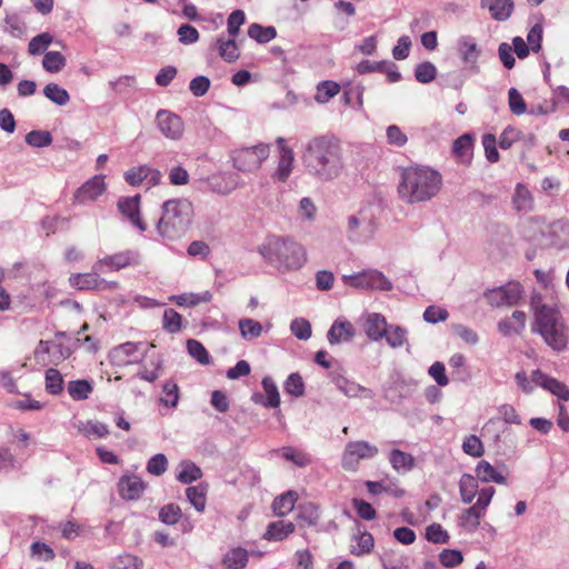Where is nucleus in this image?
I'll use <instances>...</instances> for the list:
<instances>
[{"instance_id": "nucleus-1", "label": "nucleus", "mask_w": 569, "mask_h": 569, "mask_svg": "<svg viewBox=\"0 0 569 569\" xmlns=\"http://www.w3.org/2000/svg\"><path fill=\"white\" fill-rule=\"evenodd\" d=\"M306 171L321 182L338 179L343 169V149L333 136H319L310 139L302 151Z\"/></svg>"}, {"instance_id": "nucleus-2", "label": "nucleus", "mask_w": 569, "mask_h": 569, "mask_svg": "<svg viewBox=\"0 0 569 569\" xmlns=\"http://www.w3.org/2000/svg\"><path fill=\"white\" fill-rule=\"evenodd\" d=\"M533 312L531 329L540 335L552 350L561 352L567 349L569 341V327L558 308L542 303L541 296L532 295L530 301Z\"/></svg>"}, {"instance_id": "nucleus-3", "label": "nucleus", "mask_w": 569, "mask_h": 569, "mask_svg": "<svg viewBox=\"0 0 569 569\" xmlns=\"http://www.w3.org/2000/svg\"><path fill=\"white\" fill-rule=\"evenodd\" d=\"M442 187L441 174L425 166L403 168L400 173L398 194L407 203L428 201L436 197Z\"/></svg>"}, {"instance_id": "nucleus-4", "label": "nucleus", "mask_w": 569, "mask_h": 569, "mask_svg": "<svg viewBox=\"0 0 569 569\" xmlns=\"http://www.w3.org/2000/svg\"><path fill=\"white\" fill-rule=\"evenodd\" d=\"M259 253L279 271L300 269L307 261L306 249L291 238L271 236L258 248Z\"/></svg>"}, {"instance_id": "nucleus-5", "label": "nucleus", "mask_w": 569, "mask_h": 569, "mask_svg": "<svg viewBox=\"0 0 569 569\" xmlns=\"http://www.w3.org/2000/svg\"><path fill=\"white\" fill-rule=\"evenodd\" d=\"M193 216V204L187 198L167 200L161 206V217L156 226L157 232L167 240L180 239L191 227Z\"/></svg>"}, {"instance_id": "nucleus-6", "label": "nucleus", "mask_w": 569, "mask_h": 569, "mask_svg": "<svg viewBox=\"0 0 569 569\" xmlns=\"http://www.w3.org/2000/svg\"><path fill=\"white\" fill-rule=\"evenodd\" d=\"M270 148L268 144L260 143L253 147L236 149L232 152L233 166L241 172H254L262 162L268 159Z\"/></svg>"}, {"instance_id": "nucleus-7", "label": "nucleus", "mask_w": 569, "mask_h": 569, "mask_svg": "<svg viewBox=\"0 0 569 569\" xmlns=\"http://www.w3.org/2000/svg\"><path fill=\"white\" fill-rule=\"evenodd\" d=\"M378 452V447L367 441H350L345 447L341 457V466L345 470L355 472L359 469L361 460L372 459Z\"/></svg>"}, {"instance_id": "nucleus-8", "label": "nucleus", "mask_w": 569, "mask_h": 569, "mask_svg": "<svg viewBox=\"0 0 569 569\" xmlns=\"http://www.w3.org/2000/svg\"><path fill=\"white\" fill-rule=\"evenodd\" d=\"M376 232V223L372 216L366 211H358L347 219V237L352 242H367Z\"/></svg>"}, {"instance_id": "nucleus-9", "label": "nucleus", "mask_w": 569, "mask_h": 569, "mask_svg": "<svg viewBox=\"0 0 569 569\" xmlns=\"http://www.w3.org/2000/svg\"><path fill=\"white\" fill-rule=\"evenodd\" d=\"M101 273L103 272L96 270L93 264L90 272L72 273L69 283L78 290L114 291L119 288L118 281H108L100 277Z\"/></svg>"}, {"instance_id": "nucleus-10", "label": "nucleus", "mask_w": 569, "mask_h": 569, "mask_svg": "<svg viewBox=\"0 0 569 569\" xmlns=\"http://www.w3.org/2000/svg\"><path fill=\"white\" fill-rule=\"evenodd\" d=\"M343 281L365 290H391L392 283L378 270H368L357 274L343 276Z\"/></svg>"}, {"instance_id": "nucleus-11", "label": "nucleus", "mask_w": 569, "mask_h": 569, "mask_svg": "<svg viewBox=\"0 0 569 569\" xmlns=\"http://www.w3.org/2000/svg\"><path fill=\"white\" fill-rule=\"evenodd\" d=\"M140 256L134 250H126L106 256L94 262V268L103 273L107 271H119L127 267L138 266Z\"/></svg>"}, {"instance_id": "nucleus-12", "label": "nucleus", "mask_w": 569, "mask_h": 569, "mask_svg": "<svg viewBox=\"0 0 569 569\" xmlns=\"http://www.w3.org/2000/svg\"><path fill=\"white\" fill-rule=\"evenodd\" d=\"M157 127L170 140L181 139L184 126L182 119L168 110H159L156 116Z\"/></svg>"}, {"instance_id": "nucleus-13", "label": "nucleus", "mask_w": 569, "mask_h": 569, "mask_svg": "<svg viewBox=\"0 0 569 569\" xmlns=\"http://www.w3.org/2000/svg\"><path fill=\"white\" fill-rule=\"evenodd\" d=\"M457 46L459 57L465 63L466 68L473 72H478V59L480 56V49L478 48L476 41L471 37L465 36L458 40Z\"/></svg>"}, {"instance_id": "nucleus-14", "label": "nucleus", "mask_w": 569, "mask_h": 569, "mask_svg": "<svg viewBox=\"0 0 569 569\" xmlns=\"http://www.w3.org/2000/svg\"><path fill=\"white\" fill-rule=\"evenodd\" d=\"M106 190L104 177L94 176L84 182L74 193V199L79 203L94 201Z\"/></svg>"}, {"instance_id": "nucleus-15", "label": "nucleus", "mask_w": 569, "mask_h": 569, "mask_svg": "<svg viewBox=\"0 0 569 569\" xmlns=\"http://www.w3.org/2000/svg\"><path fill=\"white\" fill-rule=\"evenodd\" d=\"M118 208L122 216L128 218L130 222L140 231L147 229V224L140 218V196L122 198L118 201Z\"/></svg>"}, {"instance_id": "nucleus-16", "label": "nucleus", "mask_w": 569, "mask_h": 569, "mask_svg": "<svg viewBox=\"0 0 569 569\" xmlns=\"http://www.w3.org/2000/svg\"><path fill=\"white\" fill-rule=\"evenodd\" d=\"M277 141L280 146V157L272 178L280 182H284L292 172L295 156L293 151L287 146H284L283 138H278Z\"/></svg>"}, {"instance_id": "nucleus-17", "label": "nucleus", "mask_w": 569, "mask_h": 569, "mask_svg": "<svg viewBox=\"0 0 569 569\" xmlns=\"http://www.w3.org/2000/svg\"><path fill=\"white\" fill-rule=\"evenodd\" d=\"M532 381L535 385L541 386L559 399L563 401L569 400V389L567 386L555 378L546 376L542 371L535 370L532 372Z\"/></svg>"}, {"instance_id": "nucleus-18", "label": "nucleus", "mask_w": 569, "mask_h": 569, "mask_svg": "<svg viewBox=\"0 0 569 569\" xmlns=\"http://www.w3.org/2000/svg\"><path fill=\"white\" fill-rule=\"evenodd\" d=\"M119 493L126 500H137L144 491V482L137 476H123L120 478Z\"/></svg>"}, {"instance_id": "nucleus-19", "label": "nucleus", "mask_w": 569, "mask_h": 569, "mask_svg": "<svg viewBox=\"0 0 569 569\" xmlns=\"http://www.w3.org/2000/svg\"><path fill=\"white\" fill-rule=\"evenodd\" d=\"M513 210L528 213L533 209V197L528 187L523 183H517L511 198Z\"/></svg>"}, {"instance_id": "nucleus-20", "label": "nucleus", "mask_w": 569, "mask_h": 569, "mask_svg": "<svg viewBox=\"0 0 569 569\" xmlns=\"http://www.w3.org/2000/svg\"><path fill=\"white\" fill-rule=\"evenodd\" d=\"M388 327L386 318L380 313H370L365 323L366 333L373 341L385 338Z\"/></svg>"}, {"instance_id": "nucleus-21", "label": "nucleus", "mask_w": 569, "mask_h": 569, "mask_svg": "<svg viewBox=\"0 0 569 569\" xmlns=\"http://www.w3.org/2000/svg\"><path fill=\"white\" fill-rule=\"evenodd\" d=\"M355 336V329L351 322L347 320H336L328 331V341L331 345H337L343 341H349Z\"/></svg>"}, {"instance_id": "nucleus-22", "label": "nucleus", "mask_w": 569, "mask_h": 569, "mask_svg": "<svg viewBox=\"0 0 569 569\" xmlns=\"http://www.w3.org/2000/svg\"><path fill=\"white\" fill-rule=\"evenodd\" d=\"M296 529L291 521L278 520L270 522L263 535V538L270 541H282Z\"/></svg>"}, {"instance_id": "nucleus-23", "label": "nucleus", "mask_w": 569, "mask_h": 569, "mask_svg": "<svg viewBox=\"0 0 569 569\" xmlns=\"http://www.w3.org/2000/svg\"><path fill=\"white\" fill-rule=\"evenodd\" d=\"M472 136L465 133L455 140L452 144V152L461 163L469 164L472 157Z\"/></svg>"}, {"instance_id": "nucleus-24", "label": "nucleus", "mask_w": 569, "mask_h": 569, "mask_svg": "<svg viewBox=\"0 0 569 569\" xmlns=\"http://www.w3.org/2000/svg\"><path fill=\"white\" fill-rule=\"evenodd\" d=\"M141 345V342H124L112 349L111 358L117 365H129L132 362L129 358L139 351Z\"/></svg>"}, {"instance_id": "nucleus-25", "label": "nucleus", "mask_w": 569, "mask_h": 569, "mask_svg": "<svg viewBox=\"0 0 569 569\" xmlns=\"http://www.w3.org/2000/svg\"><path fill=\"white\" fill-rule=\"evenodd\" d=\"M389 462L397 472H408L415 467L413 456L400 449L390 451Z\"/></svg>"}, {"instance_id": "nucleus-26", "label": "nucleus", "mask_w": 569, "mask_h": 569, "mask_svg": "<svg viewBox=\"0 0 569 569\" xmlns=\"http://www.w3.org/2000/svg\"><path fill=\"white\" fill-rule=\"evenodd\" d=\"M476 476L482 482L506 483V477L486 460L478 463Z\"/></svg>"}, {"instance_id": "nucleus-27", "label": "nucleus", "mask_w": 569, "mask_h": 569, "mask_svg": "<svg viewBox=\"0 0 569 569\" xmlns=\"http://www.w3.org/2000/svg\"><path fill=\"white\" fill-rule=\"evenodd\" d=\"M296 501L297 493L295 491H287L273 500L272 510L276 516L283 517L293 510Z\"/></svg>"}, {"instance_id": "nucleus-28", "label": "nucleus", "mask_w": 569, "mask_h": 569, "mask_svg": "<svg viewBox=\"0 0 569 569\" xmlns=\"http://www.w3.org/2000/svg\"><path fill=\"white\" fill-rule=\"evenodd\" d=\"M459 492L463 503H471L478 492L476 478L468 473L462 475L459 481Z\"/></svg>"}, {"instance_id": "nucleus-29", "label": "nucleus", "mask_w": 569, "mask_h": 569, "mask_svg": "<svg viewBox=\"0 0 569 569\" xmlns=\"http://www.w3.org/2000/svg\"><path fill=\"white\" fill-rule=\"evenodd\" d=\"M177 479L184 485L191 483L202 477L201 469L196 463L183 460L179 463Z\"/></svg>"}, {"instance_id": "nucleus-30", "label": "nucleus", "mask_w": 569, "mask_h": 569, "mask_svg": "<svg viewBox=\"0 0 569 569\" xmlns=\"http://www.w3.org/2000/svg\"><path fill=\"white\" fill-rule=\"evenodd\" d=\"M208 491V485L199 483L198 486L189 487L186 490L189 502L199 512H202L206 508V497Z\"/></svg>"}, {"instance_id": "nucleus-31", "label": "nucleus", "mask_w": 569, "mask_h": 569, "mask_svg": "<svg viewBox=\"0 0 569 569\" xmlns=\"http://www.w3.org/2000/svg\"><path fill=\"white\" fill-rule=\"evenodd\" d=\"M248 563V552L243 548H233L223 557V565L227 569H243Z\"/></svg>"}, {"instance_id": "nucleus-32", "label": "nucleus", "mask_w": 569, "mask_h": 569, "mask_svg": "<svg viewBox=\"0 0 569 569\" xmlns=\"http://www.w3.org/2000/svg\"><path fill=\"white\" fill-rule=\"evenodd\" d=\"M217 50L219 52V56L226 61V62H234L239 56V49L234 41V38L223 40L222 38H219L217 40Z\"/></svg>"}, {"instance_id": "nucleus-33", "label": "nucleus", "mask_w": 569, "mask_h": 569, "mask_svg": "<svg viewBox=\"0 0 569 569\" xmlns=\"http://www.w3.org/2000/svg\"><path fill=\"white\" fill-rule=\"evenodd\" d=\"M67 389L69 396L77 401L88 399L93 390L91 383L84 379L69 381Z\"/></svg>"}, {"instance_id": "nucleus-34", "label": "nucleus", "mask_w": 569, "mask_h": 569, "mask_svg": "<svg viewBox=\"0 0 569 569\" xmlns=\"http://www.w3.org/2000/svg\"><path fill=\"white\" fill-rule=\"evenodd\" d=\"M483 517V510L476 505L467 508L460 516V525L471 531H475L480 526V520Z\"/></svg>"}, {"instance_id": "nucleus-35", "label": "nucleus", "mask_w": 569, "mask_h": 569, "mask_svg": "<svg viewBox=\"0 0 569 569\" xmlns=\"http://www.w3.org/2000/svg\"><path fill=\"white\" fill-rule=\"evenodd\" d=\"M43 94L51 102L60 107L66 106L70 100L68 91L57 83H48L43 88Z\"/></svg>"}, {"instance_id": "nucleus-36", "label": "nucleus", "mask_w": 569, "mask_h": 569, "mask_svg": "<svg viewBox=\"0 0 569 569\" xmlns=\"http://www.w3.org/2000/svg\"><path fill=\"white\" fill-rule=\"evenodd\" d=\"M248 36L259 43H267L276 38L277 31L274 27H262L258 23H252L248 29Z\"/></svg>"}, {"instance_id": "nucleus-37", "label": "nucleus", "mask_w": 569, "mask_h": 569, "mask_svg": "<svg viewBox=\"0 0 569 569\" xmlns=\"http://www.w3.org/2000/svg\"><path fill=\"white\" fill-rule=\"evenodd\" d=\"M513 10L512 0H493L489 7V11L493 19L498 21L507 20Z\"/></svg>"}, {"instance_id": "nucleus-38", "label": "nucleus", "mask_w": 569, "mask_h": 569, "mask_svg": "<svg viewBox=\"0 0 569 569\" xmlns=\"http://www.w3.org/2000/svg\"><path fill=\"white\" fill-rule=\"evenodd\" d=\"M340 91V86L335 81H322L317 87L316 101L319 103H327L331 98L337 96Z\"/></svg>"}, {"instance_id": "nucleus-39", "label": "nucleus", "mask_w": 569, "mask_h": 569, "mask_svg": "<svg viewBox=\"0 0 569 569\" xmlns=\"http://www.w3.org/2000/svg\"><path fill=\"white\" fill-rule=\"evenodd\" d=\"M239 330L244 340H252L261 336L262 326L257 320L246 318L239 320Z\"/></svg>"}, {"instance_id": "nucleus-40", "label": "nucleus", "mask_w": 569, "mask_h": 569, "mask_svg": "<svg viewBox=\"0 0 569 569\" xmlns=\"http://www.w3.org/2000/svg\"><path fill=\"white\" fill-rule=\"evenodd\" d=\"M66 66V58L59 51H49L42 59V67L46 71L57 73Z\"/></svg>"}, {"instance_id": "nucleus-41", "label": "nucleus", "mask_w": 569, "mask_h": 569, "mask_svg": "<svg viewBox=\"0 0 569 569\" xmlns=\"http://www.w3.org/2000/svg\"><path fill=\"white\" fill-rule=\"evenodd\" d=\"M297 518L303 521L307 526H316L319 521L318 508L312 502H307L298 507Z\"/></svg>"}, {"instance_id": "nucleus-42", "label": "nucleus", "mask_w": 569, "mask_h": 569, "mask_svg": "<svg viewBox=\"0 0 569 569\" xmlns=\"http://www.w3.org/2000/svg\"><path fill=\"white\" fill-rule=\"evenodd\" d=\"M46 390L51 395H59L63 390V378L59 370L49 368L46 371Z\"/></svg>"}, {"instance_id": "nucleus-43", "label": "nucleus", "mask_w": 569, "mask_h": 569, "mask_svg": "<svg viewBox=\"0 0 569 569\" xmlns=\"http://www.w3.org/2000/svg\"><path fill=\"white\" fill-rule=\"evenodd\" d=\"M337 388L343 392L347 397H360L367 390L360 385L349 381L342 376H338L333 379Z\"/></svg>"}, {"instance_id": "nucleus-44", "label": "nucleus", "mask_w": 569, "mask_h": 569, "mask_svg": "<svg viewBox=\"0 0 569 569\" xmlns=\"http://www.w3.org/2000/svg\"><path fill=\"white\" fill-rule=\"evenodd\" d=\"M387 332L385 338L391 348H400L407 342V330L405 328L391 325Z\"/></svg>"}, {"instance_id": "nucleus-45", "label": "nucleus", "mask_w": 569, "mask_h": 569, "mask_svg": "<svg viewBox=\"0 0 569 569\" xmlns=\"http://www.w3.org/2000/svg\"><path fill=\"white\" fill-rule=\"evenodd\" d=\"M262 387L266 392L267 400L264 402L266 407L277 408L280 405V395L278 388L270 377H264L262 379Z\"/></svg>"}, {"instance_id": "nucleus-46", "label": "nucleus", "mask_w": 569, "mask_h": 569, "mask_svg": "<svg viewBox=\"0 0 569 569\" xmlns=\"http://www.w3.org/2000/svg\"><path fill=\"white\" fill-rule=\"evenodd\" d=\"M357 546H352L351 553L356 556H362L369 553L373 548V537L367 531H359L356 537Z\"/></svg>"}, {"instance_id": "nucleus-47", "label": "nucleus", "mask_w": 569, "mask_h": 569, "mask_svg": "<svg viewBox=\"0 0 569 569\" xmlns=\"http://www.w3.org/2000/svg\"><path fill=\"white\" fill-rule=\"evenodd\" d=\"M53 37L49 32H42L32 38L28 44V51L32 56L43 52L52 42Z\"/></svg>"}, {"instance_id": "nucleus-48", "label": "nucleus", "mask_w": 569, "mask_h": 569, "mask_svg": "<svg viewBox=\"0 0 569 569\" xmlns=\"http://www.w3.org/2000/svg\"><path fill=\"white\" fill-rule=\"evenodd\" d=\"M182 317L174 309H167L162 317V327L169 333H176L181 329Z\"/></svg>"}, {"instance_id": "nucleus-49", "label": "nucleus", "mask_w": 569, "mask_h": 569, "mask_svg": "<svg viewBox=\"0 0 569 569\" xmlns=\"http://www.w3.org/2000/svg\"><path fill=\"white\" fill-rule=\"evenodd\" d=\"M437 76L436 66L429 61L419 63L415 70L416 80L420 83H429Z\"/></svg>"}, {"instance_id": "nucleus-50", "label": "nucleus", "mask_w": 569, "mask_h": 569, "mask_svg": "<svg viewBox=\"0 0 569 569\" xmlns=\"http://www.w3.org/2000/svg\"><path fill=\"white\" fill-rule=\"evenodd\" d=\"M26 142L31 147L42 148L51 144L52 136L46 130H32L27 133Z\"/></svg>"}, {"instance_id": "nucleus-51", "label": "nucleus", "mask_w": 569, "mask_h": 569, "mask_svg": "<svg viewBox=\"0 0 569 569\" xmlns=\"http://www.w3.org/2000/svg\"><path fill=\"white\" fill-rule=\"evenodd\" d=\"M187 349L189 355L201 365H208L210 362V356L201 342L189 339L187 341Z\"/></svg>"}, {"instance_id": "nucleus-52", "label": "nucleus", "mask_w": 569, "mask_h": 569, "mask_svg": "<svg viewBox=\"0 0 569 569\" xmlns=\"http://www.w3.org/2000/svg\"><path fill=\"white\" fill-rule=\"evenodd\" d=\"M284 391L295 397H301L305 393V383L302 377L295 372L291 373L284 382Z\"/></svg>"}, {"instance_id": "nucleus-53", "label": "nucleus", "mask_w": 569, "mask_h": 569, "mask_svg": "<svg viewBox=\"0 0 569 569\" xmlns=\"http://www.w3.org/2000/svg\"><path fill=\"white\" fill-rule=\"evenodd\" d=\"M462 450L465 453L475 458H479L485 453L483 443L475 435H471L463 440Z\"/></svg>"}, {"instance_id": "nucleus-54", "label": "nucleus", "mask_w": 569, "mask_h": 569, "mask_svg": "<svg viewBox=\"0 0 569 569\" xmlns=\"http://www.w3.org/2000/svg\"><path fill=\"white\" fill-rule=\"evenodd\" d=\"M181 518V509L178 505L169 503L159 511V519L166 525H176Z\"/></svg>"}, {"instance_id": "nucleus-55", "label": "nucleus", "mask_w": 569, "mask_h": 569, "mask_svg": "<svg viewBox=\"0 0 569 569\" xmlns=\"http://www.w3.org/2000/svg\"><path fill=\"white\" fill-rule=\"evenodd\" d=\"M440 563L446 568H453L463 561V556L457 549H443L439 555Z\"/></svg>"}, {"instance_id": "nucleus-56", "label": "nucleus", "mask_w": 569, "mask_h": 569, "mask_svg": "<svg viewBox=\"0 0 569 569\" xmlns=\"http://www.w3.org/2000/svg\"><path fill=\"white\" fill-rule=\"evenodd\" d=\"M426 538L433 543H447L450 539L449 533L439 523H432L426 529Z\"/></svg>"}, {"instance_id": "nucleus-57", "label": "nucleus", "mask_w": 569, "mask_h": 569, "mask_svg": "<svg viewBox=\"0 0 569 569\" xmlns=\"http://www.w3.org/2000/svg\"><path fill=\"white\" fill-rule=\"evenodd\" d=\"M80 431L83 432L84 436H97L98 438H106L109 435V428L106 423L99 421H87L81 428Z\"/></svg>"}, {"instance_id": "nucleus-58", "label": "nucleus", "mask_w": 569, "mask_h": 569, "mask_svg": "<svg viewBox=\"0 0 569 569\" xmlns=\"http://www.w3.org/2000/svg\"><path fill=\"white\" fill-rule=\"evenodd\" d=\"M509 108L513 114H523L527 110L526 102L521 93L516 89L511 88L508 92Z\"/></svg>"}, {"instance_id": "nucleus-59", "label": "nucleus", "mask_w": 569, "mask_h": 569, "mask_svg": "<svg viewBox=\"0 0 569 569\" xmlns=\"http://www.w3.org/2000/svg\"><path fill=\"white\" fill-rule=\"evenodd\" d=\"M211 191L219 194H228L234 189V184L228 182L224 174L212 176L209 179Z\"/></svg>"}, {"instance_id": "nucleus-60", "label": "nucleus", "mask_w": 569, "mask_h": 569, "mask_svg": "<svg viewBox=\"0 0 569 569\" xmlns=\"http://www.w3.org/2000/svg\"><path fill=\"white\" fill-rule=\"evenodd\" d=\"M505 298L506 306L516 305L521 298V286L518 282H510L506 286L500 287Z\"/></svg>"}, {"instance_id": "nucleus-61", "label": "nucleus", "mask_w": 569, "mask_h": 569, "mask_svg": "<svg viewBox=\"0 0 569 569\" xmlns=\"http://www.w3.org/2000/svg\"><path fill=\"white\" fill-rule=\"evenodd\" d=\"M168 468V460L163 453L151 457L147 463V471L154 476H161Z\"/></svg>"}, {"instance_id": "nucleus-62", "label": "nucleus", "mask_w": 569, "mask_h": 569, "mask_svg": "<svg viewBox=\"0 0 569 569\" xmlns=\"http://www.w3.org/2000/svg\"><path fill=\"white\" fill-rule=\"evenodd\" d=\"M290 329L299 340H308L311 337V325L308 320L297 318L291 322Z\"/></svg>"}, {"instance_id": "nucleus-63", "label": "nucleus", "mask_w": 569, "mask_h": 569, "mask_svg": "<svg viewBox=\"0 0 569 569\" xmlns=\"http://www.w3.org/2000/svg\"><path fill=\"white\" fill-rule=\"evenodd\" d=\"M482 146L485 149L486 158L489 162L495 163L499 161V152L497 150V139L493 134L487 133L482 137Z\"/></svg>"}, {"instance_id": "nucleus-64", "label": "nucleus", "mask_w": 569, "mask_h": 569, "mask_svg": "<svg viewBox=\"0 0 569 569\" xmlns=\"http://www.w3.org/2000/svg\"><path fill=\"white\" fill-rule=\"evenodd\" d=\"M26 26L17 14H8L4 19V31L13 37H21Z\"/></svg>"}]
</instances>
